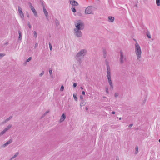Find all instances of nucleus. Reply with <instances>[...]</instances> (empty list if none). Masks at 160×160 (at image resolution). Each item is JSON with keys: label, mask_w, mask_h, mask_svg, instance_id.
<instances>
[{"label": "nucleus", "mask_w": 160, "mask_h": 160, "mask_svg": "<svg viewBox=\"0 0 160 160\" xmlns=\"http://www.w3.org/2000/svg\"><path fill=\"white\" fill-rule=\"evenodd\" d=\"M70 4L72 6H77L78 4V3L74 0H70Z\"/></svg>", "instance_id": "nucleus-10"}, {"label": "nucleus", "mask_w": 160, "mask_h": 160, "mask_svg": "<svg viewBox=\"0 0 160 160\" xmlns=\"http://www.w3.org/2000/svg\"><path fill=\"white\" fill-rule=\"evenodd\" d=\"M49 112V110H48L45 112V113L47 114Z\"/></svg>", "instance_id": "nucleus-46"}, {"label": "nucleus", "mask_w": 160, "mask_h": 160, "mask_svg": "<svg viewBox=\"0 0 160 160\" xmlns=\"http://www.w3.org/2000/svg\"><path fill=\"white\" fill-rule=\"evenodd\" d=\"M73 96L74 99L75 100H77L78 99V96L76 93L73 94Z\"/></svg>", "instance_id": "nucleus-22"}, {"label": "nucleus", "mask_w": 160, "mask_h": 160, "mask_svg": "<svg viewBox=\"0 0 160 160\" xmlns=\"http://www.w3.org/2000/svg\"><path fill=\"white\" fill-rule=\"evenodd\" d=\"M115 113V112L114 111H113L112 112V114H114Z\"/></svg>", "instance_id": "nucleus-53"}, {"label": "nucleus", "mask_w": 160, "mask_h": 160, "mask_svg": "<svg viewBox=\"0 0 160 160\" xmlns=\"http://www.w3.org/2000/svg\"><path fill=\"white\" fill-rule=\"evenodd\" d=\"M8 44V42H7L6 43H5L4 44V45H7Z\"/></svg>", "instance_id": "nucleus-52"}, {"label": "nucleus", "mask_w": 160, "mask_h": 160, "mask_svg": "<svg viewBox=\"0 0 160 160\" xmlns=\"http://www.w3.org/2000/svg\"><path fill=\"white\" fill-rule=\"evenodd\" d=\"M42 5L43 7V8L44 7H45L44 4L42 2Z\"/></svg>", "instance_id": "nucleus-47"}, {"label": "nucleus", "mask_w": 160, "mask_h": 160, "mask_svg": "<svg viewBox=\"0 0 160 160\" xmlns=\"http://www.w3.org/2000/svg\"><path fill=\"white\" fill-rule=\"evenodd\" d=\"M72 11L73 12H76V10L75 9V8L74 7H72L71 8Z\"/></svg>", "instance_id": "nucleus-35"}, {"label": "nucleus", "mask_w": 160, "mask_h": 160, "mask_svg": "<svg viewBox=\"0 0 160 160\" xmlns=\"http://www.w3.org/2000/svg\"><path fill=\"white\" fill-rule=\"evenodd\" d=\"M108 18L109 22H113L114 20V17L112 16L108 17Z\"/></svg>", "instance_id": "nucleus-15"}, {"label": "nucleus", "mask_w": 160, "mask_h": 160, "mask_svg": "<svg viewBox=\"0 0 160 160\" xmlns=\"http://www.w3.org/2000/svg\"><path fill=\"white\" fill-rule=\"evenodd\" d=\"M147 35L149 38H151V35L149 32H147Z\"/></svg>", "instance_id": "nucleus-33"}, {"label": "nucleus", "mask_w": 160, "mask_h": 160, "mask_svg": "<svg viewBox=\"0 0 160 160\" xmlns=\"http://www.w3.org/2000/svg\"><path fill=\"white\" fill-rule=\"evenodd\" d=\"M138 148L137 146H136L135 147V154H136L138 153Z\"/></svg>", "instance_id": "nucleus-28"}, {"label": "nucleus", "mask_w": 160, "mask_h": 160, "mask_svg": "<svg viewBox=\"0 0 160 160\" xmlns=\"http://www.w3.org/2000/svg\"><path fill=\"white\" fill-rule=\"evenodd\" d=\"M82 102H80V105L81 106H84L86 102H85V101H82Z\"/></svg>", "instance_id": "nucleus-23"}, {"label": "nucleus", "mask_w": 160, "mask_h": 160, "mask_svg": "<svg viewBox=\"0 0 160 160\" xmlns=\"http://www.w3.org/2000/svg\"><path fill=\"white\" fill-rule=\"evenodd\" d=\"M66 118L65 115L64 114H63L61 116L60 119V122H63Z\"/></svg>", "instance_id": "nucleus-14"}, {"label": "nucleus", "mask_w": 160, "mask_h": 160, "mask_svg": "<svg viewBox=\"0 0 160 160\" xmlns=\"http://www.w3.org/2000/svg\"><path fill=\"white\" fill-rule=\"evenodd\" d=\"M32 59V57H30L28 59H27L26 61V62H25V63H26L27 62H29Z\"/></svg>", "instance_id": "nucleus-30"}, {"label": "nucleus", "mask_w": 160, "mask_h": 160, "mask_svg": "<svg viewBox=\"0 0 160 160\" xmlns=\"http://www.w3.org/2000/svg\"><path fill=\"white\" fill-rule=\"evenodd\" d=\"M45 116V115H44V114H43L42 116L41 117V118H44Z\"/></svg>", "instance_id": "nucleus-49"}, {"label": "nucleus", "mask_w": 160, "mask_h": 160, "mask_svg": "<svg viewBox=\"0 0 160 160\" xmlns=\"http://www.w3.org/2000/svg\"><path fill=\"white\" fill-rule=\"evenodd\" d=\"M38 43H35L34 46L35 48H36V47H37L38 46Z\"/></svg>", "instance_id": "nucleus-44"}, {"label": "nucleus", "mask_w": 160, "mask_h": 160, "mask_svg": "<svg viewBox=\"0 0 160 160\" xmlns=\"http://www.w3.org/2000/svg\"><path fill=\"white\" fill-rule=\"evenodd\" d=\"M12 139H9L8 141L6 142L5 144H3L2 145V147H5L7 146L9 144L11 143L12 142Z\"/></svg>", "instance_id": "nucleus-11"}, {"label": "nucleus", "mask_w": 160, "mask_h": 160, "mask_svg": "<svg viewBox=\"0 0 160 160\" xmlns=\"http://www.w3.org/2000/svg\"><path fill=\"white\" fill-rule=\"evenodd\" d=\"M12 125L11 124H9L8 127L5 128L4 129L6 130V131L8 130L9 129L12 127Z\"/></svg>", "instance_id": "nucleus-21"}, {"label": "nucleus", "mask_w": 160, "mask_h": 160, "mask_svg": "<svg viewBox=\"0 0 160 160\" xmlns=\"http://www.w3.org/2000/svg\"><path fill=\"white\" fill-rule=\"evenodd\" d=\"M92 7L88 6L87 7L85 10V13L87 14H89L92 12Z\"/></svg>", "instance_id": "nucleus-9"}, {"label": "nucleus", "mask_w": 160, "mask_h": 160, "mask_svg": "<svg viewBox=\"0 0 160 160\" xmlns=\"http://www.w3.org/2000/svg\"><path fill=\"white\" fill-rule=\"evenodd\" d=\"M116 160H119V158H116Z\"/></svg>", "instance_id": "nucleus-55"}, {"label": "nucleus", "mask_w": 160, "mask_h": 160, "mask_svg": "<svg viewBox=\"0 0 160 160\" xmlns=\"http://www.w3.org/2000/svg\"><path fill=\"white\" fill-rule=\"evenodd\" d=\"M33 37L35 38H36L37 37V32L36 31H34L33 32Z\"/></svg>", "instance_id": "nucleus-31"}, {"label": "nucleus", "mask_w": 160, "mask_h": 160, "mask_svg": "<svg viewBox=\"0 0 160 160\" xmlns=\"http://www.w3.org/2000/svg\"><path fill=\"white\" fill-rule=\"evenodd\" d=\"M159 142H160V139L159 140Z\"/></svg>", "instance_id": "nucleus-60"}, {"label": "nucleus", "mask_w": 160, "mask_h": 160, "mask_svg": "<svg viewBox=\"0 0 160 160\" xmlns=\"http://www.w3.org/2000/svg\"><path fill=\"white\" fill-rule=\"evenodd\" d=\"M28 5L31 10L33 12L35 16H37V13L36 10L35 9L34 7L32 6V3L30 2H28Z\"/></svg>", "instance_id": "nucleus-7"}, {"label": "nucleus", "mask_w": 160, "mask_h": 160, "mask_svg": "<svg viewBox=\"0 0 160 160\" xmlns=\"http://www.w3.org/2000/svg\"><path fill=\"white\" fill-rule=\"evenodd\" d=\"M75 26L76 27L75 29L83 30L84 28V22L81 20H78L75 22Z\"/></svg>", "instance_id": "nucleus-2"}, {"label": "nucleus", "mask_w": 160, "mask_h": 160, "mask_svg": "<svg viewBox=\"0 0 160 160\" xmlns=\"http://www.w3.org/2000/svg\"><path fill=\"white\" fill-rule=\"evenodd\" d=\"M105 91H106V93L107 94H108L109 93V90H108V88L107 87H105Z\"/></svg>", "instance_id": "nucleus-29"}, {"label": "nucleus", "mask_w": 160, "mask_h": 160, "mask_svg": "<svg viewBox=\"0 0 160 160\" xmlns=\"http://www.w3.org/2000/svg\"><path fill=\"white\" fill-rule=\"evenodd\" d=\"M18 10L21 18H23L24 17V14L22 11V8L20 6H18Z\"/></svg>", "instance_id": "nucleus-8"}, {"label": "nucleus", "mask_w": 160, "mask_h": 160, "mask_svg": "<svg viewBox=\"0 0 160 160\" xmlns=\"http://www.w3.org/2000/svg\"><path fill=\"white\" fill-rule=\"evenodd\" d=\"M80 88H81V89H83V88L82 87H80Z\"/></svg>", "instance_id": "nucleus-57"}, {"label": "nucleus", "mask_w": 160, "mask_h": 160, "mask_svg": "<svg viewBox=\"0 0 160 160\" xmlns=\"http://www.w3.org/2000/svg\"><path fill=\"white\" fill-rule=\"evenodd\" d=\"M28 25L29 28H31V27L29 22H28Z\"/></svg>", "instance_id": "nucleus-41"}, {"label": "nucleus", "mask_w": 160, "mask_h": 160, "mask_svg": "<svg viewBox=\"0 0 160 160\" xmlns=\"http://www.w3.org/2000/svg\"><path fill=\"white\" fill-rule=\"evenodd\" d=\"M64 89V87H63V86H62H62L60 88V91H63Z\"/></svg>", "instance_id": "nucleus-36"}, {"label": "nucleus", "mask_w": 160, "mask_h": 160, "mask_svg": "<svg viewBox=\"0 0 160 160\" xmlns=\"http://www.w3.org/2000/svg\"><path fill=\"white\" fill-rule=\"evenodd\" d=\"M77 85V83H73V88H75L76 87Z\"/></svg>", "instance_id": "nucleus-40"}, {"label": "nucleus", "mask_w": 160, "mask_h": 160, "mask_svg": "<svg viewBox=\"0 0 160 160\" xmlns=\"http://www.w3.org/2000/svg\"><path fill=\"white\" fill-rule=\"evenodd\" d=\"M43 10L45 16H46L47 18L48 19V12L45 9V7H44L43 8Z\"/></svg>", "instance_id": "nucleus-13"}, {"label": "nucleus", "mask_w": 160, "mask_h": 160, "mask_svg": "<svg viewBox=\"0 0 160 160\" xmlns=\"http://www.w3.org/2000/svg\"><path fill=\"white\" fill-rule=\"evenodd\" d=\"M80 98L81 99H82L83 98V96L82 95H81Z\"/></svg>", "instance_id": "nucleus-51"}, {"label": "nucleus", "mask_w": 160, "mask_h": 160, "mask_svg": "<svg viewBox=\"0 0 160 160\" xmlns=\"http://www.w3.org/2000/svg\"><path fill=\"white\" fill-rule=\"evenodd\" d=\"M111 128H116V127L114 125H112L111 126Z\"/></svg>", "instance_id": "nucleus-42"}, {"label": "nucleus", "mask_w": 160, "mask_h": 160, "mask_svg": "<svg viewBox=\"0 0 160 160\" xmlns=\"http://www.w3.org/2000/svg\"><path fill=\"white\" fill-rule=\"evenodd\" d=\"M103 57L104 58H105L107 57V52L105 49H103Z\"/></svg>", "instance_id": "nucleus-16"}, {"label": "nucleus", "mask_w": 160, "mask_h": 160, "mask_svg": "<svg viewBox=\"0 0 160 160\" xmlns=\"http://www.w3.org/2000/svg\"><path fill=\"white\" fill-rule=\"evenodd\" d=\"M12 139H9L8 141L6 142L5 144H3L2 145V147H5L7 146L9 144L11 143L12 142Z\"/></svg>", "instance_id": "nucleus-12"}, {"label": "nucleus", "mask_w": 160, "mask_h": 160, "mask_svg": "<svg viewBox=\"0 0 160 160\" xmlns=\"http://www.w3.org/2000/svg\"><path fill=\"white\" fill-rule=\"evenodd\" d=\"M45 116V115H44V114H43L42 116L41 117V118H44Z\"/></svg>", "instance_id": "nucleus-48"}, {"label": "nucleus", "mask_w": 160, "mask_h": 160, "mask_svg": "<svg viewBox=\"0 0 160 160\" xmlns=\"http://www.w3.org/2000/svg\"><path fill=\"white\" fill-rule=\"evenodd\" d=\"M107 77L110 85L109 90L110 91H112L114 87L113 83L111 80V75H107Z\"/></svg>", "instance_id": "nucleus-6"}, {"label": "nucleus", "mask_w": 160, "mask_h": 160, "mask_svg": "<svg viewBox=\"0 0 160 160\" xmlns=\"http://www.w3.org/2000/svg\"><path fill=\"white\" fill-rule=\"evenodd\" d=\"M19 154V153L18 152H16L15 155L12 157L11 158L13 159L14 158L16 157Z\"/></svg>", "instance_id": "nucleus-26"}, {"label": "nucleus", "mask_w": 160, "mask_h": 160, "mask_svg": "<svg viewBox=\"0 0 160 160\" xmlns=\"http://www.w3.org/2000/svg\"><path fill=\"white\" fill-rule=\"evenodd\" d=\"M5 55V54L4 53H0V59Z\"/></svg>", "instance_id": "nucleus-32"}, {"label": "nucleus", "mask_w": 160, "mask_h": 160, "mask_svg": "<svg viewBox=\"0 0 160 160\" xmlns=\"http://www.w3.org/2000/svg\"><path fill=\"white\" fill-rule=\"evenodd\" d=\"M87 53V51L85 49H82L80 50L76 54L75 58L77 60L81 63V59L83 58L86 55Z\"/></svg>", "instance_id": "nucleus-1"}, {"label": "nucleus", "mask_w": 160, "mask_h": 160, "mask_svg": "<svg viewBox=\"0 0 160 160\" xmlns=\"http://www.w3.org/2000/svg\"><path fill=\"white\" fill-rule=\"evenodd\" d=\"M156 3L158 6H160V0H156Z\"/></svg>", "instance_id": "nucleus-25"}, {"label": "nucleus", "mask_w": 160, "mask_h": 160, "mask_svg": "<svg viewBox=\"0 0 160 160\" xmlns=\"http://www.w3.org/2000/svg\"><path fill=\"white\" fill-rule=\"evenodd\" d=\"M55 22L56 27H58L59 25V22L57 19H56L55 20Z\"/></svg>", "instance_id": "nucleus-20"}, {"label": "nucleus", "mask_w": 160, "mask_h": 160, "mask_svg": "<svg viewBox=\"0 0 160 160\" xmlns=\"http://www.w3.org/2000/svg\"><path fill=\"white\" fill-rule=\"evenodd\" d=\"M27 17H28V18H29V14L28 13H27Z\"/></svg>", "instance_id": "nucleus-50"}, {"label": "nucleus", "mask_w": 160, "mask_h": 160, "mask_svg": "<svg viewBox=\"0 0 160 160\" xmlns=\"http://www.w3.org/2000/svg\"><path fill=\"white\" fill-rule=\"evenodd\" d=\"M49 45L50 50H52V47L51 44V43L50 42L49 43Z\"/></svg>", "instance_id": "nucleus-34"}, {"label": "nucleus", "mask_w": 160, "mask_h": 160, "mask_svg": "<svg viewBox=\"0 0 160 160\" xmlns=\"http://www.w3.org/2000/svg\"><path fill=\"white\" fill-rule=\"evenodd\" d=\"M135 52L137 59H139L141 57L142 52L140 46L136 41L135 45Z\"/></svg>", "instance_id": "nucleus-3"}, {"label": "nucleus", "mask_w": 160, "mask_h": 160, "mask_svg": "<svg viewBox=\"0 0 160 160\" xmlns=\"http://www.w3.org/2000/svg\"><path fill=\"white\" fill-rule=\"evenodd\" d=\"M12 118V116H10L8 118L6 119L3 122H2V124H4L5 123H6L9 120H10Z\"/></svg>", "instance_id": "nucleus-17"}, {"label": "nucleus", "mask_w": 160, "mask_h": 160, "mask_svg": "<svg viewBox=\"0 0 160 160\" xmlns=\"http://www.w3.org/2000/svg\"><path fill=\"white\" fill-rule=\"evenodd\" d=\"M133 124H130L128 126L129 128H131L133 126Z\"/></svg>", "instance_id": "nucleus-43"}, {"label": "nucleus", "mask_w": 160, "mask_h": 160, "mask_svg": "<svg viewBox=\"0 0 160 160\" xmlns=\"http://www.w3.org/2000/svg\"><path fill=\"white\" fill-rule=\"evenodd\" d=\"M49 72L50 75L52 74V70L51 69H49Z\"/></svg>", "instance_id": "nucleus-39"}, {"label": "nucleus", "mask_w": 160, "mask_h": 160, "mask_svg": "<svg viewBox=\"0 0 160 160\" xmlns=\"http://www.w3.org/2000/svg\"><path fill=\"white\" fill-rule=\"evenodd\" d=\"M43 114H44V115H45V116H46L47 115V114L45 112Z\"/></svg>", "instance_id": "nucleus-56"}, {"label": "nucleus", "mask_w": 160, "mask_h": 160, "mask_svg": "<svg viewBox=\"0 0 160 160\" xmlns=\"http://www.w3.org/2000/svg\"><path fill=\"white\" fill-rule=\"evenodd\" d=\"M82 94L83 95H85V92L84 91H83L82 92Z\"/></svg>", "instance_id": "nucleus-45"}, {"label": "nucleus", "mask_w": 160, "mask_h": 160, "mask_svg": "<svg viewBox=\"0 0 160 160\" xmlns=\"http://www.w3.org/2000/svg\"><path fill=\"white\" fill-rule=\"evenodd\" d=\"M121 118H119V120H121Z\"/></svg>", "instance_id": "nucleus-59"}, {"label": "nucleus", "mask_w": 160, "mask_h": 160, "mask_svg": "<svg viewBox=\"0 0 160 160\" xmlns=\"http://www.w3.org/2000/svg\"><path fill=\"white\" fill-rule=\"evenodd\" d=\"M6 131H7L6 130L4 129L3 131L1 132L0 133V136H1L4 134L6 132Z\"/></svg>", "instance_id": "nucleus-24"}, {"label": "nucleus", "mask_w": 160, "mask_h": 160, "mask_svg": "<svg viewBox=\"0 0 160 160\" xmlns=\"http://www.w3.org/2000/svg\"><path fill=\"white\" fill-rule=\"evenodd\" d=\"M127 59L126 56L122 50L120 51L119 61L121 64H123Z\"/></svg>", "instance_id": "nucleus-4"}, {"label": "nucleus", "mask_w": 160, "mask_h": 160, "mask_svg": "<svg viewBox=\"0 0 160 160\" xmlns=\"http://www.w3.org/2000/svg\"><path fill=\"white\" fill-rule=\"evenodd\" d=\"M81 30L74 28L73 32L74 35L78 38H80L82 36V33L81 31Z\"/></svg>", "instance_id": "nucleus-5"}, {"label": "nucleus", "mask_w": 160, "mask_h": 160, "mask_svg": "<svg viewBox=\"0 0 160 160\" xmlns=\"http://www.w3.org/2000/svg\"><path fill=\"white\" fill-rule=\"evenodd\" d=\"M105 62L106 65V67H110L109 65L108 62V60L107 59L105 60Z\"/></svg>", "instance_id": "nucleus-27"}, {"label": "nucleus", "mask_w": 160, "mask_h": 160, "mask_svg": "<svg viewBox=\"0 0 160 160\" xmlns=\"http://www.w3.org/2000/svg\"><path fill=\"white\" fill-rule=\"evenodd\" d=\"M119 95V94L118 92H115L114 94V96L115 97H117Z\"/></svg>", "instance_id": "nucleus-37"}, {"label": "nucleus", "mask_w": 160, "mask_h": 160, "mask_svg": "<svg viewBox=\"0 0 160 160\" xmlns=\"http://www.w3.org/2000/svg\"><path fill=\"white\" fill-rule=\"evenodd\" d=\"M85 109L86 110H88V108L87 107H86L85 108Z\"/></svg>", "instance_id": "nucleus-54"}, {"label": "nucleus", "mask_w": 160, "mask_h": 160, "mask_svg": "<svg viewBox=\"0 0 160 160\" xmlns=\"http://www.w3.org/2000/svg\"><path fill=\"white\" fill-rule=\"evenodd\" d=\"M44 71H42V73L39 74V76L40 77H42L44 74Z\"/></svg>", "instance_id": "nucleus-38"}, {"label": "nucleus", "mask_w": 160, "mask_h": 160, "mask_svg": "<svg viewBox=\"0 0 160 160\" xmlns=\"http://www.w3.org/2000/svg\"><path fill=\"white\" fill-rule=\"evenodd\" d=\"M12 159H13L12 158L9 160H12Z\"/></svg>", "instance_id": "nucleus-58"}, {"label": "nucleus", "mask_w": 160, "mask_h": 160, "mask_svg": "<svg viewBox=\"0 0 160 160\" xmlns=\"http://www.w3.org/2000/svg\"><path fill=\"white\" fill-rule=\"evenodd\" d=\"M18 33L19 34L18 40H21L22 39V33L20 31H18Z\"/></svg>", "instance_id": "nucleus-19"}, {"label": "nucleus", "mask_w": 160, "mask_h": 160, "mask_svg": "<svg viewBox=\"0 0 160 160\" xmlns=\"http://www.w3.org/2000/svg\"><path fill=\"white\" fill-rule=\"evenodd\" d=\"M110 68V67H107V75H111Z\"/></svg>", "instance_id": "nucleus-18"}]
</instances>
